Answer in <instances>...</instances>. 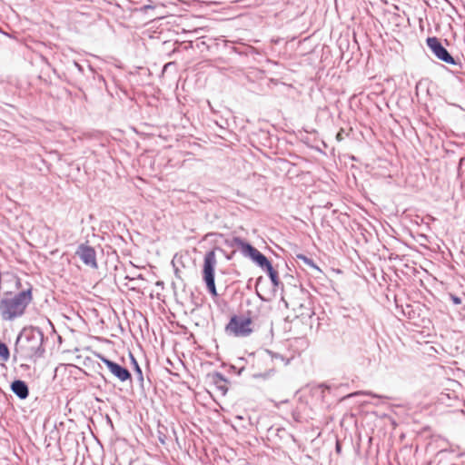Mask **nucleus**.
Segmentation results:
<instances>
[{
	"label": "nucleus",
	"instance_id": "3",
	"mask_svg": "<svg viewBox=\"0 0 465 465\" xmlns=\"http://www.w3.org/2000/svg\"><path fill=\"white\" fill-rule=\"evenodd\" d=\"M252 324L250 316L233 315L225 326V331L235 337H247L253 331Z\"/></svg>",
	"mask_w": 465,
	"mask_h": 465
},
{
	"label": "nucleus",
	"instance_id": "16",
	"mask_svg": "<svg viewBox=\"0 0 465 465\" xmlns=\"http://www.w3.org/2000/svg\"><path fill=\"white\" fill-rule=\"evenodd\" d=\"M450 300L452 301V302L456 305L458 304H460L461 303V298L454 295V294H450Z\"/></svg>",
	"mask_w": 465,
	"mask_h": 465
},
{
	"label": "nucleus",
	"instance_id": "5",
	"mask_svg": "<svg viewBox=\"0 0 465 465\" xmlns=\"http://www.w3.org/2000/svg\"><path fill=\"white\" fill-rule=\"evenodd\" d=\"M233 245L237 246L244 256L250 257L262 269H265L271 263L260 251L239 237L233 238Z\"/></svg>",
	"mask_w": 465,
	"mask_h": 465
},
{
	"label": "nucleus",
	"instance_id": "19",
	"mask_svg": "<svg viewBox=\"0 0 465 465\" xmlns=\"http://www.w3.org/2000/svg\"><path fill=\"white\" fill-rule=\"evenodd\" d=\"M336 448H337V450L339 451L340 450V445L337 444Z\"/></svg>",
	"mask_w": 465,
	"mask_h": 465
},
{
	"label": "nucleus",
	"instance_id": "10",
	"mask_svg": "<svg viewBox=\"0 0 465 465\" xmlns=\"http://www.w3.org/2000/svg\"><path fill=\"white\" fill-rule=\"evenodd\" d=\"M266 271V272L268 273L270 279H271V282L272 283V285L274 287H278L281 283V281L279 279V276H278V272L277 271H275L273 269V267L272 266V264L270 263L268 266H266V268L264 269Z\"/></svg>",
	"mask_w": 465,
	"mask_h": 465
},
{
	"label": "nucleus",
	"instance_id": "7",
	"mask_svg": "<svg viewBox=\"0 0 465 465\" xmlns=\"http://www.w3.org/2000/svg\"><path fill=\"white\" fill-rule=\"evenodd\" d=\"M98 358L106 365L110 372L120 381L124 382L128 380H132L131 372L125 367L119 365L118 363L107 359L102 354H99Z\"/></svg>",
	"mask_w": 465,
	"mask_h": 465
},
{
	"label": "nucleus",
	"instance_id": "14",
	"mask_svg": "<svg viewBox=\"0 0 465 465\" xmlns=\"http://www.w3.org/2000/svg\"><path fill=\"white\" fill-rule=\"evenodd\" d=\"M359 394H365V395H370L374 398H381V396L374 394L371 391H357V392L350 394L349 397H352V396L359 395Z\"/></svg>",
	"mask_w": 465,
	"mask_h": 465
},
{
	"label": "nucleus",
	"instance_id": "8",
	"mask_svg": "<svg viewBox=\"0 0 465 465\" xmlns=\"http://www.w3.org/2000/svg\"><path fill=\"white\" fill-rule=\"evenodd\" d=\"M75 254L86 266H89L93 269H96L98 267L96 262V252L93 247L85 243H81L78 246Z\"/></svg>",
	"mask_w": 465,
	"mask_h": 465
},
{
	"label": "nucleus",
	"instance_id": "4",
	"mask_svg": "<svg viewBox=\"0 0 465 465\" xmlns=\"http://www.w3.org/2000/svg\"><path fill=\"white\" fill-rule=\"evenodd\" d=\"M216 255L213 250L206 252L203 261V280L206 283L208 291L213 295L217 296L215 282H214V268L216 265Z\"/></svg>",
	"mask_w": 465,
	"mask_h": 465
},
{
	"label": "nucleus",
	"instance_id": "18",
	"mask_svg": "<svg viewBox=\"0 0 465 465\" xmlns=\"http://www.w3.org/2000/svg\"><path fill=\"white\" fill-rule=\"evenodd\" d=\"M217 376L219 377L220 380L223 381V378L221 374H217Z\"/></svg>",
	"mask_w": 465,
	"mask_h": 465
},
{
	"label": "nucleus",
	"instance_id": "15",
	"mask_svg": "<svg viewBox=\"0 0 465 465\" xmlns=\"http://www.w3.org/2000/svg\"><path fill=\"white\" fill-rule=\"evenodd\" d=\"M344 135L348 136V135H349V133H346V132L344 131V129H342V128H341V129L338 132V134H337V135H336V139H337L339 142H341V141H342V140L344 139Z\"/></svg>",
	"mask_w": 465,
	"mask_h": 465
},
{
	"label": "nucleus",
	"instance_id": "1",
	"mask_svg": "<svg viewBox=\"0 0 465 465\" xmlns=\"http://www.w3.org/2000/svg\"><path fill=\"white\" fill-rule=\"evenodd\" d=\"M32 288L22 291L12 298L0 301V313L4 320L13 321L22 316L28 304L32 302Z\"/></svg>",
	"mask_w": 465,
	"mask_h": 465
},
{
	"label": "nucleus",
	"instance_id": "2",
	"mask_svg": "<svg viewBox=\"0 0 465 465\" xmlns=\"http://www.w3.org/2000/svg\"><path fill=\"white\" fill-rule=\"evenodd\" d=\"M44 334L39 329L25 330L17 338L16 343L22 342V349L29 357L42 356Z\"/></svg>",
	"mask_w": 465,
	"mask_h": 465
},
{
	"label": "nucleus",
	"instance_id": "17",
	"mask_svg": "<svg viewBox=\"0 0 465 465\" xmlns=\"http://www.w3.org/2000/svg\"><path fill=\"white\" fill-rule=\"evenodd\" d=\"M272 372V371L264 373V374H258V375H255V377H262V378H266L270 375V373Z\"/></svg>",
	"mask_w": 465,
	"mask_h": 465
},
{
	"label": "nucleus",
	"instance_id": "6",
	"mask_svg": "<svg viewBox=\"0 0 465 465\" xmlns=\"http://www.w3.org/2000/svg\"><path fill=\"white\" fill-rule=\"evenodd\" d=\"M426 43L429 48L431 50V52L438 59L450 64H457L456 60L452 57L449 51L441 45V43L437 37H428Z\"/></svg>",
	"mask_w": 465,
	"mask_h": 465
},
{
	"label": "nucleus",
	"instance_id": "13",
	"mask_svg": "<svg viewBox=\"0 0 465 465\" xmlns=\"http://www.w3.org/2000/svg\"><path fill=\"white\" fill-rule=\"evenodd\" d=\"M296 258L298 260H301L303 262L304 264H306L307 266L309 267H312V268H317L316 265L314 264L313 261L310 258H308L307 256L302 254V253H299L296 255Z\"/></svg>",
	"mask_w": 465,
	"mask_h": 465
},
{
	"label": "nucleus",
	"instance_id": "12",
	"mask_svg": "<svg viewBox=\"0 0 465 465\" xmlns=\"http://www.w3.org/2000/svg\"><path fill=\"white\" fill-rule=\"evenodd\" d=\"M131 360H132V362L134 363V371H135V373L137 375L138 381H140V383H143V375L142 369L139 366V364H138L137 361L135 360V358L132 354H131Z\"/></svg>",
	"mask_w": 465,
	"mask_h": 465
},
{
	"label": "nucleus",
	"instance_id": "11",
	"mask_svg": "<svg viewBox=\"0 0 465 465\" xmlns=\"http://www.w3.org/2000/svg\"><path fill=\"white\" fill-rule=\"evenodd\" d=\"M10 357V352L7 345L4 342H0V359L3 361H7Z\"/></svg>",
	"mask_w": 465,
	"mask_h": 465
},
{
	"label": "nucleus",
	"instance_id": "9",
	"mask_svg": "<svg viewBox=\"0 0 465 465\" xmlns=\"http://www.w3.org/2000/svg\"><path fill=\"white\" fill-rule=\"evenodd\" d=\"M12 391L21 400H25L29 395L27 384L21 380H15L11 383Z\"/></svg>",
	"mask_w": 465,
	"mask_h": 465
}]
</instances>
